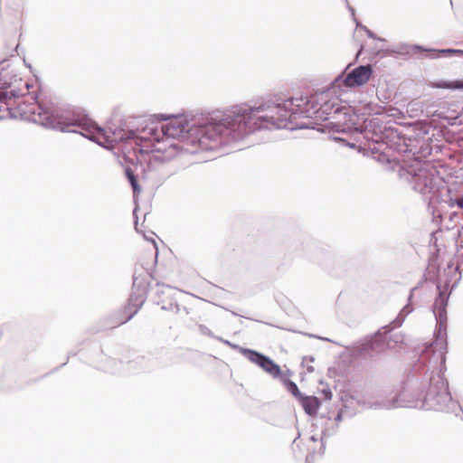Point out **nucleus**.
Returning a JSON list of instances; mask_svg holds the SVG:
<instances>
[{
	"mask_svg": "<svg viewBox=\"0 0 463 463\" xmlns=\"http://www.w3.org/2000/svg\"><path fill=\"white\" fill-rule=\"evenodd\" d=\"M337 91L331 83L323 91L281 103L270 99L241 102L225 109L220 118L169 116L165 123L146 125V153H159L163 159H171L180 154L215 151L234 146L261 130L311 128L298 122L304 118L326 121L325 127L329 131L359 133L367 142L364 148L385 154L397 131L371 116L370 105L352 108L336 96Z\"/></svg>",
	"mask_w": 463,
	"mask_h": 463,
	"instance_id": "obj_1",
	"label": "nucleus"
},
{
	"mask_svg": "<svg viewBox=\"0 0 463 463\" xmlns=\"http://www.w3.org/2000/svg\"><path fill=\"white\" fill-rule=\"evenodd\" d=\"M36 86L24 80L9 61L0 63V119L14 118V99L27 97L18 105L20 116L28 121L61 132L79 133L82 137L110 149L122 138L120 132L99 128L80 111H61L37 99Z\"/></svg>",
	"mask_w": 463,
	"mask_h": 463,
	"instance_id": "obj_2",
	"label": "nucleus"
},
{
	"mask_svg": "<svg viewBox=\"0 0 463 463\" xmlns=\"http://www.w3.org/2000/svg\"><path fill=\"white\" fill-rule=\"evenodd\" d=\"M405 172L406 179L413 190L422 194L437 193L443 184V179L436 166L430 162L416 161L415 165H411L408 170L402 168L401 175L404 176Z\"/></svg>",
	"mask_w": 463,
	"mask_h": 463,
	"instance_id": "obj_3",
	"label": "nucleus"
},
{
	"mask_svg": "<svg viewBox=\"0 0 463 463\" xmlns=\"http://www.w3.org/2000/svg\"><path fill=\"white\" fill-rule=\"evenodd\" d=\"M448 302V296L445 292H439V297L435 299L433 305V313L439 325L438 334L434 342L426 346L424 353L432 352L430 362L435 365L439 366L441 371L445 366L446 354H447V340H446V306Z\"/></svg>",
	"mask_w": 463,
	"mask_h": 463,
	"instance_id": "obj_4",
	"label": "nucleus"
},
{
	"mask_svg": "<svg viewBox=\"0 0 463 463\" xmlns=\"http://www.w3.org/2000/svg\"><path fill=\"white\" fill-rule=\"evenodd\" d=\"M420 409L447 411L458 416L462 409L458 402L452 400L448 383L442 375L431 377L429 389L421 399Z\"/></svg>",
	"mask_w": 463,
	"mask_h": 463,
	"instance_id": "obj_5",
	"label": "nucleus"
},
{
	"mask_svg": "<svg viewBox=\"0 0 463 463\" xmlns=\"http://www.w3.org/2000/svg\"><path fill=\"white\" fill-rule=\"evenodd\" d=\"M217 340L222 342L224 345L231 346L232 348L238 350L246 359L250 363L260 367L264 372L269 373L274 378L280 375V367L275 364L269 357L249 348L241 347L238 345H234L228 340L222 337H215Z\"/></svg>",
	"mask_w": 463,
	"mask_h": 463,
	"instance_id": "obj_6",
	"label": "nucleus"
},
{
	"mask_svg": "<svg viewBox=\"0 0 463 463\" xmlns=\"http://www.w3.org/2000/svg\"><path fill=\"white\" fill-rule=\"evenodd\" d=\"M373 70L370 65H360L348 73L343 72L332 82L333 89L341 90L343 88H354L364 85L372 76Z\"/></svg>",
	"mask_w": 463,
	"mask_h": 463,
	"instance_id": "obj_7",
	"label": "nucleus"
},
{
	"mask_svg": "<svg viewBox=\"0 0 463 463\" xmlns=\"http://www.w3.org/2000/svg\"><path fill=\"white\" fill-rule=\"evenodd\" d=\"M391 339V335L388 336L386 334L378 333L372 338L358 344L354 349V354L357 356H366L381 353L384 350L385 345L392 347L390 341H388Z\"/></svg>",
	"mask_w": 463,
	"mask_h": 463,
	"instance_id": "obj_8",
	"label": "nucleus"
},
{
	"mask_svg": "<svg viewBox=\"0 0 463 463\" xmlns=\"http://www.w3.org/2000/svg\"><path fill=\"white\" fill-rule=\"evenodd\" d=\"M394 408H419L422 406L421 399L416 397L415 393L403 388L401 391L393 392Z\"/></svg>",
	"mask_w": 463,
	"mask_h": 463,
	"instance_id": "obj_9",
	"label": "nucleus"
},
{
	"mask_svg": "<svg viewBox=\"0 0 463 463\" xmlns=\"http://www.w3.org/2000/svg\"><path fill=\"white\" fill-rule=\"evenodd\" d=\"M394 404L393 392H390L368 398L364 402L363 406L372 410H392L395 409Z\"/></svg>",
	"mask_w": 463,
	"mask_h": 463,
	"instance_id": "obj_10",
	"label": "nucleus"
},
{
	"mask_svg": "<svg viewBox=\"0 0 463 463\" xmlns=\"http://www.w3.org/2000/svg\"><path fill=\"white\" fill-rule=\"evenodd\" d=\"M146 298V291L145 288H136L132 292L128 306L126 307V312L128 314V317L122 322L126 323L130 320L143 306Z\"/></svg>",
	"mask_w": 463,
	"mask_h": 463,
	"instance_id": "obj_11",
	"label": "nucleus"
},
{
	"mask_svg": "<svg viewBox=\"0 0 463 463\" xmlns=\"http://www.w3.org/2000/svg\"><path fill=\"white\" fill-rule=\"evenodd\" d=\"M175 294V290L174 288L168 285L156 284V295L159 298L158 303H162L163 309L173 310L175 308L176 312L179 310L178 305L174 298Z\"/></svg>",
	"mask_w": 463,
	"mask_h": 463,
	"instance_id": "obj_12",
	"label": "nucleus"
},
{
	"mask_svg": "<svg viewBox=\"0 0 463 463\" xmlns=\"http://www.w3.org/2000/svg\"><path fill=\"white\" fill-rule=\"evenodd\" d=\"M449 198L446 200V203L449 207H458L463 210V184L455 183L448 188Z\"/></svg>",
	"mask_w": 463,
	"mask_h": 463,
	"instance_id": "obj_13",
	"label": "nucleus"
},
{
	"mask_svg": "<svg viewBox=\"0 0 463 463\" xmlns=\"http://www.w3.org/2000/svg\"><path fill=\"white\" fill-rule=\"evenodd\" d=\"M409 49H411V50H419V51H424V52H430V55L429 57L431 58V59H434V58H437L438 57V53L439 54H458V55H463V50H458V49H441V50H436V49H426L422 46H420V45H405L404 47H402V51H405V52H409Z\"/></svg>",
	"mask_w": 463,
	"mask_h": 463,
	"instance_id": "obj_14",
	"label": "nucleus"
},
{
	"mask_svg": "<svg viewBox=\"0 0 463 463\" xmlns=\"http://www.w3.org/2000/svg\"><path fill=\"white\" fill-rule=\"evenodd\" d=\"M301 404L305 411L308 415H314L317 413L318 407H319V402L317 398L316 397H302L300 399Z\"/></svg>",
	"mask_w": 463,
	"mask_h": 463,
	"instance_id": "obj_15",
	"label": "nucleus"
},
{
	"mask_svg": "<svg viewBox=\"0 0 463 463\" xmlns=\"http://www.w3.org/2000/svg\"><path fill=\"white\" fill-rule=\"evenodd\" d=\"M435 89L463 90V80H439L430 84Z\"/></svg>",
	"mask_w": 463,
	"mask_h": 463,
	"instance_id": "obj_16",
	"label": "nucleus"
},
{
	"mask_svg": "<svg viewBox=\"0 0 463 463\" xmlns=\"http://www.w3.org/2000/svg\"><path fill=\"white\" fill-rule=\"evenodd\" d=\"M348 9L350 10V12H351V14H352V15H353V19H354V21L355 22V24H356V27H357V28H361V29H363V30L366 33L367 36H368L369 38H371V39H375V40H378V41H384V39L380 38V37H377L373 32H372L371 30H369L366 26H364V25L361 24L357 21V19H356V18H355V16H354V8H353L352 6L348 5Z\"/></svg>",
	"mask_w": 463,
	"mask_h": 463,
	"instance_id": "obj_17",
	"label": "nucleus"
},
{
	"mask_svg": "<svg viewBox=\"0 0 463 463\" xmlns=\"http://www.w3.org/2000/svg\"><path fill=\"white\" fill-rule=\"evenodd\" d=\"M413 308L410 304L406 305L400 312L398 317L392 322L395 326H401L406 317L412 312Z\"/></svg>",
	"mask_w": 463,
	"mask_h": 463,
	"instance_id": "obj_18",
	"label": "nucleus"
},
{
	"mask_svg": "<svg viewBox=\"0 0 463 463\" xmlns=\"http://www.w3.org/2000/svg\"><path fill=\"white\" fill-rule=\"evenodd\" d=\"M157 171L159 173V181L163 182L167 179L170 175H173V171L170 169V166L166 164H161Z\"/></svg>",
	"mask_w": 463,
	"mask_h": 463,
	"instance_id": "obj_19",
	"label": "nucleus"
},
{
	"mask_svg": "<svg viewBox=\"0 0 463 463\" xmlns=\"http://www.w3.org/2000/svg\"><path fill=\"white\" fill-rule=\"evenodd\" d=\"M126 174H127L128 179L133 188L134 194L140 192V187L137 184V181L135 175L128 168L126 170Z\"/></svg>",
	"mask_w": 463,
	"mask_h": 463,
	"instance_id": "obj_20",
	"label": "nucleus"
},
{
	"mask_svg": "<svg viewBox=\"0 0 463 463\" xmlns=\"http://www.w3.org/2000/svg\"><path fill=\"white\" fill-rule=\"evenodd\" d=\"M287 388L288 391L290 392L296 398L300 400L303 397V395L301 394L298 388V385L294 382L288 381V383H287Z\"/></svg>",
	"mask_w": 463,
	"mask_h": 463,
	"instance_id": "obj_21",
	"label": "nucleus"
},
{
	"mask_svg": "<svg viewBox=\"0 0 463 463\" xmlns=\"http://www.w3.org/2000/svg\"><path fill=\"white\" fill-rule=\"evenodd\" d=\"M198 329H199L200 334H202L203 335H207L209 337H213V338L216 337L213 335V332L207 326H205L203 325H200L198 326Z\"/></svg>",
	"mask_w": 463,
	"mask_h": 463,
	"instance_id": "obj_22",
	"label": "nucleus"
},
{
	"mask_svg": "<svg viewBox=\"0 0 463 463\" xmlns=\"http://www.w3.org/2000/svg\"><path fill=\"white\" fill-rule=\"evenodd\" d=\"M402 335H393V341H394L395 343H398V342L402 341Z\"/></svg>",
	"mask_w": 463,
	"mask_h": 463,
	"instance_id": "obj_23",
	"label": "nucleus"
},
{
	"mask_svg": "<svg viewBox=\"0 0 463 463\" xmlns=\"http://www.w3.org/2000/svg\"><path fill=\"white\" fill-rule=\"evenodd\" d=\"M341 419H342V413H341V412H339V413L337 414V416H336V419H335V420H341Z\"/></svg>",
	"mask_w": 463,
	"mask_h": 463,
	"instance_id": "obj_24",
	"label": "nucleus"
},
{
	"mask_svg": "<svg viewBox=\"0 0 463 463\" xmlns=\"http://www.w3.org/2000/svg\"><path fill=\"white\" fill-rule=\"evenodd\" d=\"M413 290H414V289H411V294H410V296H409V301H411V298H412V293H413Z\"/></svg>",
	"mask_w": 463,
	"mask_h": 463,
	"instance_id": "obj_25",
	"label": "nucleus"
},
{
	"mask_svg": "<svg viewBox=\"0 0 463 463\" xmlns=\"http://www.w3.org/2000/svg\"><path fill=\"white\" fill-rule=\"evenodd\" d=\"M310 439H311L312 441H317V439L315 436H312V437L310 438Z\"/></svg>",
	"mask_w": 463,
	"mask_h": 463,
	"instance_id": "obj_26",
	"label": "nucleus"
},
{
	"mask_svg": "<svg viewBox=\"0 0 463 463\" xmlns=\"http://www.w3.org/2000/svg\"><path fill=\"white\" fill-rule=\"evenodd\" d=\"M329 396L326 395V398L331 399V392H328Z\"/></svg>",
	"mask_w": 463,
	"mask_h": 463,
	"instance_id": "obj_27",
	"label": "nucleus"
},
{
	"mask_svg": "<svg viewBox=\"0 0 463 463\" xmlns=\"http://www.w3.org/2000/svg\"><path fill=\"white\" fill-rule=\"evenodd\" d=\"M151 241H152V242H153V244L156 246V241H155L153 239H151Z\"/></svg>",
	"mask_w": 463,
	"mask_h": 463,
	"instance_id": "obj_28",
	"label": "nucleus"
},
{
	"mask_svg": "<svg viewBox=\"0 0 463 463\" xmlns=\"http://www.w3.org/2000/svg\"><path fill=\"white\" fill-rule=\"evenodd\" d=\"M336 140H343L341 137H335Z\"/></svg>",
	"mask_w": 463,
	"mask_h": 463,
	"instance_id": "obj_29",
	"label": "nucleus"
}]
</instances>
